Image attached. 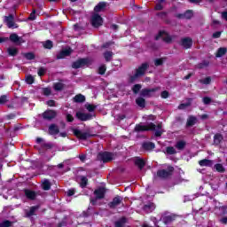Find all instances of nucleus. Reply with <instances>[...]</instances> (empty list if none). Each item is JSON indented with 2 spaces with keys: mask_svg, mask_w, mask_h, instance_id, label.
<instances>
[{
  "mask_svg": "<svg viewBox=\"0 0 227 227\" xmlns=\"http://www.w3.org/2000/svg\"><path fill=\"white\" fill-rule=\"evenodd\" d=\"M0 104H6V96H2L0 98Z\"/></svg>",
  "mask_w": 227,
  "mask_h": 227,
  "instance_id": "obj_61",
  "label": "nucleus"
},
{
  "mask_svg": "<svg viewBox=\"0 0 227 227\" xmlns=\"http://www.w3.org/2000/svg\"><path fill=\"white\" fill-rule=\"evenodd\" d=\"M36 19V14L35 12V11L30 14V16L28 17L29 20H35Z\"/></svg>",
  "mask_w": 227,
  "mask_h": 227,
  "instance_id": "obj_58",
  "label": "nucleus"
},
{
  "mask_svg": "<svg viewBox=\"0 0 227 227\" xmlns=\"http://www.w3.org/2000/svg\"><path fill=\"white\" fill-rule=\"evenodd\" d=\"M160 38H161V40H163V42H166V43H170L171 42V35H169L168 33L161 31L159 33V35L155 37V40H160Z\"/></svg>",
  "mask_w": 227,
  "mask_h": 227,
  "instance_id": "obj_9",
  "label": "nucleus"
},
{
  "mask_svg": "<svg viewBox=\"0 0 227 227\" xmlns=\"http://www.w3.org/2000/svg\"><path fill=\"white\" fill-rule=\"evenodd\" d=\"M141 88H142L141 84H135L132 88L133 93H135V95H137V93H139V90H141Z\"/></svg>",
  "mask_w": 227,
  "mask_h": 227,
  "instance_id": "obj_42",
  "label": "nucleus"
},
{
  "mask_svg": "<svg viewBox=\"0 0 227 227\" xmlns=\"http://www.w3.org/2000/svg\"><path fill=\"white\" fill-rule=\"evenodd\" d=\"M96 199H91L90 203L97 205V200H102L106 196V188H98L94 192Z\"/></svg>",
  "mask_w": 227,
  "mask_h": 227,
  "instance_id": "obj_4",
  "label": "nucleus"
},
{
  "mask_svg": "<svg viewBox=\"0 0 227 227\" xmlns=\"http://www.w3.org/2000/svg\"><path fill=\"white\" fill-rule=\"evenodd\" d=\"M148 69V64L147 63H144L141 65V67H139L137 69L136 74L131 76L130 81L131 82H134V81H136V79H137L138 77H141V75H145V73L146 72V70Z\"/></svg>",
  "mask_w": 227,
  "mask_h": 227,
  "instance_id": "obj_3",
  "label": "nucleus"
},
{
  "mask_svg": "<svg viewBox=\"0 0 227 227\" xmlns=\"http://www.w3.org/2000/svg\"><path fill=\"white\" fill-rule=\"evenodd\" d=\"M85 100H86V97H84V95L82 94H78L74 98V101L79 104L85 102Z\"/></svg>",
  "mask_w": 227,
  "mask_h": 227,
  "instance_id": "obj_24",
  "label": "nucleus"
},
{
  "mask_svg": "<svg viewBox=\"0 0 227 227\" xmlns=\"http://www.w3.org/2000/svg\"><path fill=\"white\" fill-rule=\"evenodd\" d=\"M136 104L138 106V107H145V106H146V101L143 98H137L136 99Z\"/></svg>",
  "mask_w": 227,
  "mask_h": 227,
  "instance_id": "obj_31",
  "label": "nucleus"
},
{
  "mask_svg": "<svg viewBox=\"0 0 227 227\" xmlns=\"http://www.w3.org/2000/svg\"><path fill=\"white\" fill-rule=\"evenodd\" d=\"M200 166L205 167V166H212L214 164V162L212 160L204 159L199 161Z\"/></svg>",
  "mask_w": 227,
  "mask_h": 227,
  "instance_id": "obj_27",
  "label": "nucleus"
},
{
  "mask_svg": "<svg viewBox=\"0 0 227 227\" xmlns=\"http://www.w3.org/2000/svg\"><path fill=\"white\" fill-rule=\"evenodd\" d=\"M38 208H39L38 206L31 207L29 211L26 212L27 217H31L32 215H35V214L36 213V210H38Z\"/></svg>",
  "mask_w": 227,
  "mask_h": 227,
  "instance_id": "obj_23",
  "label": "nucleus"
},
{
  "mask_svg": "<svg viewBox=\"0 0 227 227\" xmlns=\"http://www.w3.org/2000/svg\"><path fill=\"white\" fill-rule=\"evenodd\" d=\"M44 49H51L52 47V41L48 40L43 43Z\"/></svg>",
  "mask_w": 227,
  "mask_h": 227,
  "instance_id": "obj_44",
  "label": "nucleus"
},
{
  "mask_svg": "<svg viewBox=\"0 0 227 227\" xmlns=\"http://www.w3.org/2000/svg\"><path fill=\"white\" fill-rule=\"evenodd\" d=\"M104 23V20H102V17L97 13L93 14L91 17V24L93 27H100L102 24Z\"/></svg>",
  "mask_w": 227,
  "mask_h": 227,
  "instance_id": "obj_5",
  "label": "nucleus"
},
{
  "mask_svg": "<svg viewBox=\"0 0 227 227\" xmlns=\"http://www.w3.org/2000/svg\"><path fill=\"white\" fill-rule=\"evenodd\" d=\"M174 220H175V215H173L163 217L164 224H169V223H173Z\"/></svg>",
  "mask_w": 227,
  "mask_h": 227,
  "instance_id": "obj_30",
  "label": "nucleus"
},
{
  "mask_svg": "<svg viewBox=\"0 0 227 227\" xmlns=\"http://www.w3.org/2000/svg\"><path fill=\"white\" fill-rule=\"evenodd\" d=\"M200 68H205V67H208V62H203L199 65Z\"/></svg>",
  "mask_w": 227,
  "mask_h": 227,
  "instance_id": "obj_63",
  "label": "nucleus"
},
{
  "mask_svg": "<svg viewBox=\"0 0 227 227\" xmlns=\"http://www.w3.org/2000/svg\"><path fill=\"white\" fill-rule=\"evenodd\" d=\"M73 132L79 139H88L90 137V134L82 132L81 129H74Z\"/></svg>",
  "mask_w": 227,
  "mask_h": 227,
  "instance_id": "obj_14",
  "label": "nucleus"
},
{
  "mask_svg": "<svg viewBox=\"0 0 227 227\" xmlns=\"http://www.w3.org/2000/svg\"><path fill=\"white\" fill-rule=\"evenodd\" d=\"M127 223L126 218H121L117 222H115V227H125V224Z\"/></svg>",
  "mask_w": 227,
  "mask_h": 227,
  "instance_id": "obj_32",
  "label": "nucleus"
},
{
  "mask_svg": "<svg viewBox=\"0 0 227 227\" xmlns=\"http://www.w3.org/2000/svg\"><path fill=\"white\" fill-rule=\"evenodd\" d=\"M106 70H107L106 65H102L98 68V74H100V75H104V74H106Z\"/></svg>",
  "mask_w": 227,
  "mask_h": 227,
  "instance_id": "obj_46",
  "label": "nucleus"
},
{
  "mask_svg": "<svg viewBox=\"0 0 227 227\" xmlns=\"http://www.w3.org/2000/svg\"><path fill=\"white\" fill-rule=\"evenodd\" d=\"M227 53V48H219L216 51V58H223Z\"/></svg>",
  "mask_w": 227,
  "mask_h": 227,
  "instance_id": "obj_26",
  "label": "nucleus"
},
{
  "mask_svg": "<svg viewBox=\"0 0 227 227\" xmlns=\"http://www.w3.org/2000/svg\"><path fill=\"white\" fill-rule=\"evenodd\" d=\"M38 75L42 77V75H45V68L40 67L38 70Z\"/></svg>",
  "mask_w": 227,
  "mask_h": 227,
  "instance_id": "obj_54",
  "label": "nucleus"
},
{
  "mask_svg": "<svg viewBox=\"0 0 227 227\" xmlns=\"http://www.w3.org/2000/svg\"><path fill=\"white\" fill-rule=\"evenodd\" d=\"M164 63V60L162 59H157L154 60L155 67H160Z\"/></svg>",
  "mask_w": 227,
  "mask_h": 227,
  "instance_id": "obj_51",
  "label": "nucleus"
},
{
  "mask_svg": "<svg viewBox=\"0 0 227 227\" xmlns=\"http://www.w3.org/2000/svg\"><path fill=\"white\" fill-rule=\"evenodd\" d=\"M181 45L184 49H191V47H192V39L189 37L183 38L181 41Z\"/></svg>",
  "mask_w": 227,
  "mask_h": 227,
  "instance_id": "obj_15",
  "label": "nucleus"
},
{
  "mask_svg": "<svg viewBox=\"0 0 227 227\" xmlns=\"http://www.w3.org/2000/svg\"><path fill=\"white\" fill-rule=\"evenodd\" d=\"M47 106L50 107H54V106H56V102L54 100H49L47 101Z\"/></svg>",
  "mask_w": 227,
  "mask_h": 227,
  "instance_id": "obj_59",
  "label": "nucleus"
},
{
  "mask_svg": "<svg viewBox=\"0 0 227 227\" xmlns=\"http://www.w3.org/2000/svg\"><path fill=\"white\" fill-rule=\"evenodd\" d=\"M104 58L106 61L109 62L111 59H113V51H106L104 53Z\"/></svg>",
  "mask_w": 227,
  "mask_h": 227,
  "instance_id": "obj_37",
  "label": "nucleus"
},
{
  "mask_svg": "<svg viewBox=\"0 0 227 227\" xmlns=\"http://www.w3.org/2000/svg\"><path fill=\"white\" fill-rule=\"evenodd\" d=\"M221 141H223V135H221V134L215 135V137H214L215 145H220Z\"/></svg>",
  "mask_w": 227,
  "mask_h": 227,
  "instance_id": "obj_34",
  "label": "nucleus"
},
{
  "mask_svg": "<svg viewBox=\"0 0 227 227\" xmlns=\"http://www.w3.org/2000/svg\"><path fill=\"white\" fill-rule=\"evenodd\" d=\"M85 108L87 109V111H89V113H93V111H95V109H97V106L91 105L90 103H86Z\"/></svg>",
  "mask_w": 227,
  "mask_h": 227,
  "instance_id": "obj_35",
  "label": "nucleus"
},
{
  "mask_svg": "<svg viewBox=\"0 0 227 227\" xmlns=\"http://www.w3.org/2000/svg\"><path fill=\"white\" fill-rule=\"evenodd\" d=\"M143 210L145 214H150L153 210H155V204L149 202L144 206Z\"/></svg>",
  "mask_w": 227,
  "mask_h": 227,
  "instance_id": "obj_17",
  "label": "nucleus"
},
{
  "mask_svg": "<svg viewBox=\"0 0 227 227\" xmlns=\"http://www.w3.org/2000/svg\"><path fill=\"white\" fill-rule=\"evenodd\" d=\"M63 88H65V85L61 82H57L53 85V89L55 90V91H61Z\"/></svg>",
  "mask_w": 227,
  "mask_h": 227,
  "instance_id": "obj_36",
  "label": "nucleus"
},
{
  "mask_svg": "<svg viewBox=\"0 0 227 227\" xmlns=\"http://www.w3.org/2000/svg\"><path fill=\"white\" fill-rule=\"evenodd\" d=\"M184 19H191L192 17V11H187L184 15H182Z\"/></svg>",
  "mask_w": 227,
  "mask_h": 227,
  "instance_id": "obj_47",
  "label": "nucleus"
},
{
  "mask_svg": "<svg viewBox=\"0 0 227 227\" xmlns=\"http://www.w3.org/2000/svg\"><path fill=\"white\" fill-rule=\"evenodd\" d=\"M197 121L196 117L190 116L187 120V127H192V125H195Z\"/></svg>",
  "mask_w": 227,
  "mask_h": 227,
  "instance_id": "obj_33",
  "label": "nucleus"
},
{
  "mask_svg": "<svg viewBox=\"0 0 227 227\" xmlns=\"http://www.w3.org/2000/svg\"><path fill=\"white\" fill-rule=\"evenodd\" d=\"M199 82H200V84H210V82H212V78H210V76H207L204 79H200L199 80Z\"/></svg>",
  "mask_w": 227,
  "mask_h": 227,
  "instance_id": "obj_38",
  "label": "nucleus"
},
{
  "mask_svg": "<svg viewBox=\"0 0 227 227\" xmlns=\"http://www.w3.org/2000/svg\"><path fill=\"white\" fill-rule=\"evenodd\" d=\"M135 130L137 132H145V130H153L157 137H160V136H162V132H164V130H162V124H158L156 126L153 123H149L147 125L138 124L136 126Z\"/></svg>",
  "mask_w": 227,
  "mask_h": 227,
  "instance_id": "obj_1",
  "label": "nucleus"
},
{
  "mask_svg": "<svg viewBox=\"0 0 227 227\" xmlns=\"http://www.w3.org/2000/svg\"><path fill=\"white\" fill-rule=\"evenodd\" d=\"M153 148H155V144L152 142H146L143 144L144 150H153Z\"/></svg>",
  "mask_w": 227,
  "mask_h": 227,
  "instance_id": "obj_28",
  "label": "nucleus"
},
{
  "mask_svg": "<svg viewBox=\"0 0 227 227\" xmlns=\"http://www.w3.org/2000/svg\"><path fill=\"white\" fill-rule=\"evenodd\" d=\"M24 57H25L27 59H35V54H33V53H31V52L25 53V54H24Z\"/></svg>",
  "mask_w": 227,
  "mask_h": 227,
  "instance_id": "obj_50",
  "label": "nucleus"
},
{
  "mask_svg": "<svg viewBox=\"0 0 227 227\" xmlns=\"http://www.w3.org/2000/svg\"><path fill=\"white\" fill-rule=\"evenodd\" d=\"M222 19L227 21V11L222 12Z\"/></svg>",
  "mask_w": 227,
  "mask_h": 227,
  "instance_id": "obj_62",
  "label": "nucleus"
},
{
  "mask_svg": "<svg viewBox=\"0 0 227 227\" xmlns=\"http://www.w3.org/2000/svg\"><path fill=\"white\" fill-rule=\"evenodd\" d=\"M7 52L9 56H17V54H19V50L16 47H9Z\"/></svg>",
  "mask_w": 227,
  "mask_h": 227,
  "instance_id": "obj_25",
  "label": "nucleus"
},
{
  "mask_svg": "<svg viewBox=\"0 0 227 227\" xmlns=\"http://www.w3.org/2000/svg\"><path fill=\"white\" fill-rule=\"evenodd\" d=\"M10 40L11 42H13V43H24V39H22V37H19V35L17 34H12L10 35Z\"/></svg>",
  "mask_w": 227,
  "mask_h": 227,
  "instance_id": "obj_16",
  "label": "nucleus"
},
{
  "mask_svg": "<svg viewBox=\"0 0 227 227\" xmlns=\"http://www.w3.org/2000/svg\"><path fill=\"white\" fill-rule=\"evenodd\" d=\"M215 169H216V171H218L219 173H224V167H223L222 164H216L215 165Z\"/></svg>",
  "mask_w": 227,
  "mask_h": 227,
  "instance_id": "obj_43",
  "label": "nucleus"
},
{
  "mask_svg": "<svg viewBox=\"0 0 227 227\" xmlns=\"http://www.w3.org/2000/svg\"><path fill=\"white\" fill-rule=\"evenodd\" d=\"M56 114V111L54 110H47L43 114V120H48V121H51V120H54Z\"/></svg>",
  "mask_w": 227,
  "mask_h": 227,
  "instance_id": "obj_11",
  "label": "nucleus"
},
{
  "mask_svg": "<svg viewBox=\"0 0 227 227\" xmlns=\"http://www.w3.org/2000/svg\"><path fill=\"white\" fill-rule=\"evenodd\" d=\"M12 226V222L6 220L0 223V227H10Z\"/></svg>",
  "mask_w": 227,
  "mask_h": 227,
  "instance_id": "obj_49",
  "label": "nucleus"
},
{
  "mask_svg": "<svg viewBox=\"0 0 227 227\" xmlns=\"http://www.w3.org/2000/svg\"><path fill=\"white\" fill-rule=\"evenodd\" d=\"M66 120H67V121L72 122V121H74V116H72V114H67Z\"/></svg>",
  "mask_w": 227,
  "mask_h": 227,
  "instance_id": "obj_53",
  "label": "nucleus"
},
{
  "mask_svg": "<svg viewBox=\"0 0 227 227\" xmlns=\"http://www.w3.org/2000/svg\"><path fill=\"white\" fill-rule=\"evenodd\" d=\"M86 185H88V178H86L84 176H82L81 177V182H80V187L84 189V187H86Z\"/></svg>",
  "mask_w": 227,
  "mask_h": 227,
  "instance_id": "obj_39",
  "label": "nucleus"
},
{
  "mask_svg": "<svg viewBox=\"0 0 227 227\" xmlns=\"http://www.w3.org/2000/svg\"><path fill=\"white\" fill-rule=\"evenodd\" d=\"M105 8H106V3L105 2H100L98 4H97L95 6L94 12L98 13L100 12H104Z\"/></svg>",
  "mask_w": 227,
  "mask_h": 227,
  "instance_id": "obj_22",
  "label": "nucleus"
},
{
  "mask_svg": "<svg viewBox=\"0 0 227 227\" xmlns=\"http://www.w3.org/2000/svg\"><path fill=\"white\" fill-rule=\"evenodd\" d=\"M135 166H137V168H139V169H143V168H145V160L137 157L133 159Z\"/></svg>",
  "mask_w": 227,
  "mask_h": 227,
  "instance_id": "obj_18",
  "label": "nucleus"
},
{
  "mask_svg": "<svg viewBox=\"0 0 227 227\" xmlns=\"http://www.w3.org/2000/svg\"><path fill=\"white\" fill-rule=\"evenodd\" d=\"M168 97H169V92L167 90L161 92V98H168Z\"/></svg>",
  "mask_w": 227,
  "mask_h": 227,
  "instance_id": "obj_55",
  "label": "nucleus"
},
{
  "mask_svg": "<svg viewBox=\"0 0 227 227\" xmlns=\"http://www.w3.org/2000/svg\"><path fill=\"white\" fill-rule=\"evenodd\" d=\"M26 82L27 84H33L35 82V77L31 74L27 75Z\"/></svg>",
  "mask_w": 227,
  "mask_h": 227,
  "instance_id": "obj_41",
  "label": "nucleus"
},
{
  "mask_svg": "<svg viewBox=\"0 0 227 227\" xmlns=\"http://www.w3.org/2000/svg\"><path fill=\"white\" fill-rule=\"evenodd\" d=\"M78 158L82 162H84V160H86V154H80Z\"/></svg>",
  "mask_w": 227,
  "mask_h": 227,
  "instance_id": "obj_60",
  "label": "nucleus"
},
{
  "mask_svg": "<svg viewBox=\"0 0 227 227\" xmlns=\"http://www.w3.org/2000/svg\"><path fill=\"white\" fill-rule=\"evenodd\" d=\"M166 152L169 155H173V154L176 153V150H175L174 147H167Z\"/></svg>",
  "mask_w": 227,
  "mask_h": 227,
  "instance_id": "obj_48",
  "label": "nucleus"
},
{
  "mask_svg": "<svg viewBox=\"0 0 227 227\" xmlns=\"http://www.w3.org/2000/svg\"><path fill=\"white\" fill-rule=\"evenodd\" d=\"M49 134L51 136H56V134H59V128L57 125L51 124L49 127Z\"/></svg>",
  "mask_w": 227,
  "mask_h": 227,
  "instance_id": "obj_20",
  "label": "nucleus"
},
{
  "mask_svg": "<svg viewBox=\"0 0 227 227\" xmlns=\"http://www.w3.org/2000/svg\"><path fill=\"white\" fill-rule=\"evenodd\" d=\"M86 65H90V59H80L73 63L72 67L74 68H82V67H86Z\"/></svg>",
  "mask_w": 227,
  "mask_h": 227,
  "instance_id": "obj_7",
  "label": "nucleus"
},
{
  "mask_svg": "<svg viewBox=\"0 0 227 227\" xmlns=\"http://www.w3.org/2000/svg\"><path fill=\"white\" fill-rule=\"evenodd\" d=\"M210 102H212V99L208 97H205L203 98V103L207 105V104H210Z\"/></svg>",
  "mask_w": 227,
  "mask_h": 227,
  "instance_id": "obj_56",
  "label": "nucleus"
},
{
  "mask_svg": "<svg viewBox=\"0 0 227 227\" xmlns=\"http://www.w3.org/2000/svg\"><path fill=\"white\" fill-rule=\"evenodd\" d=\"M221 36V32H215L213 34V38H219Z\"/></svg>",
  "mask_w": 227,
  "mask_h": 227,
  "instance_id": "obj_64",
  "label": "nucleus"
},
{
  "mask_svg": "<svg viewBox=\"0 0 227 227\" xmlns=\"http://www.w3.org/2000/svg\"><path fill=\"white\" fill-rule=\"evenodd\" d=\"M173 167H168V169H161L157 172L158 176L160 178H168V176H170L171 173H173Z\"/></svg>",
  "mask_w": 227,
  "mask_h": 227,
  "instance_id": "obj_8",
  "label": "nucleus"
},
{
  "mask_svg": "<svg viewBox=\"0 0 227 227\" xmlns=\"http://www.w3.org/2000/svg\"><path fill=\"white\" fill-rule=\"evenodd\" d=\"M42 187L43 191H50L51 190V182L47 179H44L42 183Z\"/></svg>",
  "mask_w": 227,
  "mask_h": 227,
  "instance_id": "obj_29",
  "label": "nucleus"
},
{
  "mask_svg": "<svg viewBox=\"0 0 227 227\" xmlns=\"http://www.w3.org/2000/svg\"><path fill=\"white\" fill-rule=\"evenodd\" d=\"M4 22L7 24L8 27H13L15 24L13 23V15L10 14L5 16Z\"/></svg>",
  "mask_w": 227,
  "mask_h": 227,
  "instance_id": "obj_21",
  "label": "nucleus"
},
{
  "mask_svg": "<svg viewBox=\"0 0 227 227\" xmlns=\"http://www.w3.org/2000/svg\"><path fill=\"white\" fill-rule=\"evenodd\" d=\"M71 54L72 50L70 48H65L57 55V59H63V58H67V56H70Z\"/></svg>",
  "mask_w": 227,
  "mask_h": 227,
  "instance_id": "obj_13",
  "label": "nucleus"
},
{
  "mask_svg": "<svg viewBox=\"0 0 227 227\" xmlns=\"http://www.w3.org/2000/svg\"><path fill=\"white\" fill-rule=\"evenodd\" d=\"M67 196H74L75 194V189H71L67 192Z\"/></svg>",
  "mask_w": 227,
  "mask_h": 227,
  "instance_id": "obj_57",
  "label": "nucleus"
},
{
  "mask_svg": "<svg viewBox=\"0 0 227 227\" xmlns=\"http://www.w3.org/2000/svg\"><path fill=\"white\" fill-rule=\"evenodd\" d=\"M25 196L27 200H35L36 199V192L31 190H25Z\"/></svg>",
  "mask_w": 227,
  "mask_h": 227,
  "instance_id": "obj_19",
  "label": "nucleus"
},
{
  "mask_svg": "<svg viewBox=\"0 0 227 227\" xmlns=\"http://www.w3.org/2000/svg\"><path fill=\"white\" fill-rule=\"evenodd\" d=\"M113 153L107 152L100 153L98 154V159L103 160V162H109L110 160H113Z\"/></svg>",
  "mask_w": 227,
  "mask_h": 227,
  "instance_id": "obj_10",
  "label": "nucleus"
},
{
  "mask_svg": "<svg viewBox=\"0 0 227 227\" xmlns=\"http://www.w3.org/2000/svg\"><path fill=\"white\" fill-rule=\"evenodd\" d=\"M191 106V103H183L179 105L178 109H185L186 107H189Z\"/></svg>",
  "mask_w": 227,
  "mask_h": 227,
  "instance_id": "obj_52",
  "label": "nucleus"
},
{
  "mask_svg": "<svg viewBox=\"0 0 227 227\" xmlns=\"http://www.w3.org/2000/svg\"><path fill=\"white\" fill-rule=\"evenodd\" d=\"M121 201H123V198L116 196L115 198L113 199V201H111L108 205L110 208H116V207L121 204Z\"/></svg>",
  "mask_w": 227,
  "mask_h": 227,
  "instance_id": "obj_12",
  "label": "nucleus"
},
{
  "mask_svg": "<svg viewBox=\"0 0 227 227\" xmlns=\"http://www.w3.org/2000/svg\"><path fill=\"white\" fill-rule=\"evenodd\" d=\"M95 114H84L82 112L76 113V118L82 121H88L89 120H92Z\"/></svg>",
  "mask_w": 227,
  "mask_h": 227,
  "instance_id": "obj_6",
  "label": "nucleus"
},
{
  "mask_svg": "<svg viewBox=\"0 0 227 227\" xmlns=\"http://www.w3.org/2000/svg\"><path fill=\"white\" fill-rule=\"evenodd\" d=\"M51 93H52V90H51V88H43V95H45V97H49V95H51Z\"/></svg>",
  "mask_w": 227,
  "mask_h": 227,
  "instance_id": "obj_45",
  "label": "nucleus"
},
{
  "mask_svg": "<svg viewBox=\"0 0 227 227\" xmlns=\"http://www.w3.org/2000/svg\"><path fill=\"white\" fill-rule=\"evenodd\" d=\"M157 91H160V87H155L153 89H143L140 92L141 97H145V98H150L152 97H155V93Z\"/></svg>",
  "mask_w": 227,
  "mask_h": 227,
  "instance_id": "obj_2",
  "label": "nucleus"
},
{
  "mask_svg": "<svg viewBox=\"0 0 227 227\" xmlns=\"http://www.w3.org/2000/svg\"><path fill=\"white\" fill-rule=\"evenodd\" d=\"M176 148H177V150H184V148H185V142L184 141L177 142L176 145Z\"/></svg>",
  "mask_w": 227,
  "mask_h": 227,
  "instance_id": "obj_40",
  "label": "nucleus"
}]
</instances>
